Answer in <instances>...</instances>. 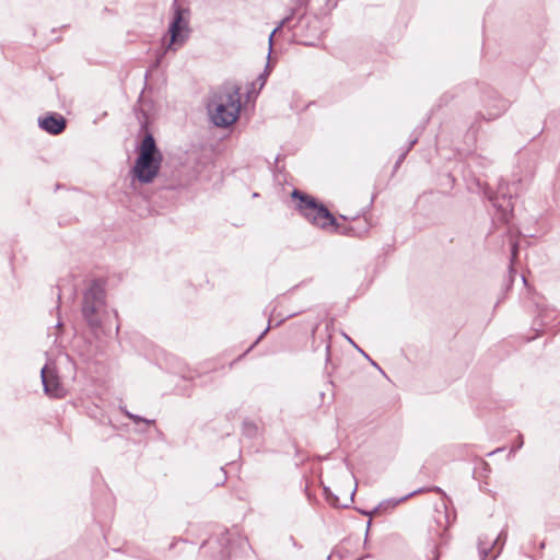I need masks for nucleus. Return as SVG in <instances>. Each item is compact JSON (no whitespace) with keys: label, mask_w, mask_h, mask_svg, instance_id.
<instances>
[{"label":"nucleus","mask_w":560,"mask_h":560,"mask_svg":"<svg viewBox=\"0 0 560 560\" xmlns=\"http://www.w3.org/2000/svg\"><path fill=\"white\" fill-rule=\"evenodd\" d=\"M242 433L246 438L253 439L258 434V427L254 421L245 419L242 424Z\"/></svg>","instance_id":"ddd939ff"},{"label":"nucleus","mask_w":560,"mask_h":560,"mask_svg":"<svg viewBox=\"0 0 560 560\" xmlns=\"http://www.w3.org/2000/svg\"><path fill=\"white\" fill-rule=\"evenodd\" d=\"M513 197L508 194V188L500 185L495 194L489 196L493 208L497 210V219L503 223H508L513 213Z\"/></svg>","instance_id":"423d86ee"},{"label":"nucleus","mask_w":560,"mask_h":560,"mask_svg":"<svg viewBox=\"0 0 560 560\" xmlns=\"http://www.w3.org/2000/svg\"><path fill=\"white\" fill-rule=\"evenodd\" d=\"M209 542L208 541H205L202 545H201V549H205L206 546L208 545Z\"/></svg>","instance_id":"cd10ccee"},{"label":"nucleus","mask_w":560,"mask_h":560,"mask_svg":"<svg viewBox=\"0 0 560 560\" xmlns=\"http://www.w3.org/2000/svg\"><path fill=\"white\" fill-rule=\"evenodd\" d=\"M518 246L516 243H513L511 246V255H512V261L515 259L517 255Z\"/></svg>","instance_id":"aec40b11"},{"label":"nucleus","mask_w":560,"mask_h":560,"mask_svg":"<svg viewBox=\"0 0 560 560\" xmlns=\"http://www.w3.org/2000/svg\"><path fill=\"white\" fill-rule=\"evenodd\" d=\"M291 197L296 200V210L312 225L322 230H330L348 236H359L363 234L355 231L353 226L340 228L334 214L316 198L299 189H293Z\"/></svg>","instance_id":"f257e3e1"},{"label":"nucleus","mask_w":560,"mask_h":560,"mask_svg":"<svg viewBox=\"0 0 560 560\" xmlns=\"http://www.w3.org/2000/svg\"><path fill=\"white\" fill-rule=\"evenodd\" d=\"M174 16L168 26L170 42L166 44L162 56L167 51H176L185 45L190 35L189 10L178 5L177 0L173 3Z\"/></svg>","instance_id":"39448f33"},{"label":"nucleus","mask_w":560,"mask_h":560,"mask_svg":"<svg viewBox=\"0 0 560 560\" xmlns=\"http://www.w3.org/2000/svg\"><path fill=\"white\" fill-rule=\"evenodd\" d=\"M360 351L364 354V357H365V358H368V359L371 361V363H372V365H373V366L377 368L381 372H383V371H382V369L377 365V363H376V362L372 361V360L369 358V355H368L366 353H364L362 350H360Z\"/></svg>","instance_id":"4be33fe9"},{"label":"nucleus","mask_w":560,"mask_h":560,"mask_svg":"<svg viewBox=\"0 0 560 560\" xmlns=\"http://www.w3.org/2000/svg\"><path fill=\"white\" fill-rule=\"evenodd\" d=\"M38 127L49 135L57 136L65 131L67 120L61 114L47 113L38 117Z\"/></svg>","instance_id":"9d476101"},{"label":"nucleus","mask_w":560,"mask_h":560,"mask_svg":"<svg viewBox=\"0 0 560 560\" xmlns=\"http://www.w3.org/2000/svg\"><path fill=\"white\" fill-rule=\"evenodd\" d=\"M422 490L419 489V490H415L412 492H410L409 494L398 499V500H395V499H390V500H387V501H383L378 504L377 508L374 509V512H377L380 510H383V509H394L396 505H398L400 502L407 500L408 498L412 497L413 494L416 493H419L421 492Z\"/></svg>","instance_id":"f8f14e48"},{"label":"nucleus","mask_w":560,"mask_h":560,"mask_svg":"<svg viewBox=\"0 0 560 560\" xmlns=\"http://www.w3.org/2000/svg\"><path fill=\"white\" fill-rule=\"evenodd\" d=\"M228 557H229V551L226 550V547L224 546V547H222V548L220 549V552H219V555L217 556V559H219V560H225Z\"/></svg>","instance_id":"6ab92c4d"},{"label":"nucleus","mask_w":560,"mask_h":560,"mask_svg":"<svg viewBox=\"0 0 560 560\" xmlns=\"http://www.w3.org/2000/svg\"><path fill=\"white\" fill-rule=\"evenodd\" d=\"M296 2L299 7H302L305 5L308 2V0H298Z\"/></svg>","instance_id":"b1692460"},{"label":"nucleus","mask_w":560,"mask_h":560,"mask_svg":"<svg viewBox=\"0 0 560 560\" xmlns=\"http://www.w3.org/2000/svg\"><path fill=\"white\" fill-rule=\"evenodd\" d=\"M292 19V15H289V16H285L284 19H282L279 23V25L271 32L270 36H269V49H271L272 47V39H273V36L275 34L280 30L282 28L284 25H287V23Z\"/></svg>","instance_id":"dca6fc26"},{"label":"nucleus","mask_w":560,"mask_h":560,"mask_svg":"<svg viewBox=\"0 0 560 560\" xmlns=\"http://www.w3.org/2000/svg\"><path fill=\"white\" fill-rule=\"evenodd\" d=\"M522 279H523V282L526 284L527 282H526L525 276H523Z\"/></svg>","instance_id":"7c9ffc66"},{"label":"nucleus","mask_w":560,"mask_h":560,"mask_svg":"<svg viewBox=\"0 0 560 560\" xmlns=\"http://www.w3.org/2000/svg\"><path fill=\"white\" fill-rule=\"evenodd\" d=\"M483 102L487 113H479V115L485 120H493L500 117L508 109V102L494 91L489 92Z\"/></svg>","instance_id":"1a4fd4ad"},{"label":"nucleus","mask_w":560,"mask_h":560,"mask_svg":"<svg viewBox=\"0 0 560 560\" xmlns=\"http://www.w3.org/2000/svg\"><path fill=\"white\" fill-rule=\"evenodd\" d=\"M505 540V530H502L495 538L479 537L478 549L480 560H494L500 555Z\"/></svg>","instance_id":"6e6552de"},{"label":"nucleus","mask_w":560,"mask_h":560,"mask_svg":"<svg viewBox=\"0 0 560 560\" xmlns=\"http://www.w3.org/2000/svg\"><path fill=\"white\" fill-rule=\"evenodd\" d=\"M207 109L214 126L225 128L233 125L240 116L241 86L222 85L210 97Z\"/></svg>","instance_id":"f03ea898"},{"label":"nucleus","mask_w":560,"mask_h":560,"mask_svg":"<svg viewBox=\"0 0 560 560\" xmlns=\"http://www.w3.org/2000/svg\"><path fill=\"white\" fill-rule=\"evenodd\" d=\"M523 444H524L523 435L518 434L516 443L512 446L511 451L515 452V451L520 450L523 446Z\"/></svg>","instance_id":"a211bd4d"},{"label":"nucleus","mask_w":560,"mask_h":560,"mask_svg":"<svg viewBox=\"0 0 560 560\" xmlns=\"http://www.w3.org/2000/svg\"><path fill=\"white\" fill-rule=\"evenodd\" d=\"M329 352H330V345H327L326 346V353H327L326 360L327 361L329 360Z\"/></svg>","instance_id":"393cba45"},{"label":"nucleus","mask_w":560,"mask_h":560,"mask_svg":"<svg viewBox=\"0 0 560 560\" xmlns=\"http://www.w3.org/2000/svg\"><path fill=\"white\" fill-rule=\"evenodd\" d=\"M161 58H162V56L156 58L155 66H158L161 62Z\"/></svg>","instance_id":"a878e982"},{"label":"nucleus","mask_w":560,"mask_h":560,"mask_svg":"<svg viewBox=\"0 0 560 560\" xmlns=\"http://www.w3.org/2000/svg\"><path fill=\"white\" fill-rule=\"evenodd\" d=\"M418 142V138L415 137L413 139H411L408 143V145L406 147L405 151L401 152L397 159V162H396V167L406 159L408 152L413 148V145Z\"/></svg>","instance_id":"2eb2a0df"},{"label":"nucleus","mask_w":560,"mask_h":560,"mask_svg":"<svg viewBox=\"0 0 560 560\" xmlns=\"http://www.w3.org/2000/svg\"><path fill=\"white\" fill-rule=\"evenodd\" d=\"M105 299V289L97 280L92 281L83 293L81 312L85 323L91 329H97L102 325Z\"/></svg>","instance_id":"20e7f679"},{"label":"nucleus","mask_w":560,"mask_h":560,"mask_svg":"<svg viewBox=\"0 0 560 560\" xmlns=\"http://www.w3.org/2000/svg\"><path fill=\"white\" fill-rule=\"evenodd\" d=\"M539 547H540V549H544L545 548V541H542Z\"/></svg>","instance_id":"c756f323"},{"label":"nucleus","mask_w":560,"mask_h":560,"mask_svg":"<svg viewBox=\"0 0 560 560\" xmlns=\"http://www.w3.org/2000/svg\"><path fill=\"white\" fill-rule=\"evenodd\" d=\"M447 515L445 513L438 512V515L434 517V525H429V538L433 547H436L438 539H444V536L447 534Z\"/></svg>","instance_id":"9b49d317"},{"label":"nucleus","mask_w":560,"mask_h":560,"mask_svg":"<svg viewBox=\"0 0 560 560\" xmlns=\"http://www.w3.org/2000/svg\"><path fill=\"white\" fill-rule=\"evenodd\" d=\"M144 137L138 145V156L132 172L141 184L151 183L160 172L163 155L159 150L153 135L147 130V122L142 124Z\"/></svg>","instance_id":"7ed1b4c3"},{"label":"nucleus","mask_w":560,"mask_h":560,"mask_svg":"<svg viewBox=\"0 0 560 560\" xmlns=\"http://www.w3.org/2000/svg\"><path fill=\"white\" fill-rule=\"evenodd\" d=\"M433 490H434L435 492H442L441 488H439V487H434V488H433Z\"/></svg>","instance_id":"bb28decb"},{"label":"nucleus","mask_w":560,"mask_h":560,"mask_svg":"<svg viewBox=\"0 0 560 560\" xmlns=\"http://www.w3.org/2000/svg\"><path fill=\"white\" fill-rule=\"evenodd\" d=\"M120 410L121 412L127 417L129 418L130 420H132L136 424L140 423V422H143V423H147V424H153L155 421L154 420H150V419H145L141 416H138L136 413H132L130 412L129 410H127L126 407H120Z\"/></svg>","instance_id":"4468645a"},{"label":"nucleus","mask_w":560,"mask_h":560,"mask_svg":"<svg viewBox=\"0 0 560 560\" xmlns=\"http://www.w3.org/2000/svg\"><path fill=\"white\" fill-rule=\"evenodd\" d=\"M267 74H268V66L266 67V69H265V71H264V73H261V74L259 75V78H258V80L261 82V85H264V84H265V82H266V75H267Z\"/></svg>","instance_id":"412c9836"},{"label":"nucleus","mask_w":560,"mask_h":560,"mask_svg":"<svg viewBox=\"0 0 560 560\" xmlns=\"http://www.w3.org/2000/svg\"><path fill=\"white\" fill-rule=\"evenodd\" d=\"M269 329V326L260 334V336L257 338V340L255 341V345L258 343L262 337L266 335V332L268 331Z\"/></svg>","instance_id":"5701e85b"},{"label":"nucleus","mask_w":560,"mask_h":560,"mask_svg":"<svg viewBox=\"0 0 560 560\" xmlns=\"http://www.w3.org/2000/svg\"><path fill=\"white\" fill-rule=\"evenodd\" d=\"M57 298H58V302H60V300H61V293H60V291L58 292Z\"/></svg>","instance_id":"c85d7f7f"},{"label":"nucleus","mask_w":560,"mask_h":560,"mask_svg":"<svg viewBox=\"0 0 560 560\" xmlns=\"http://www.w3.org/2000/svg\"><path fill=\"white\" fill-rule=\"evenodd\" d=\"M40 378L44 393L47 396L52 398H63L66 396L67 392L54 368H49L48 364L44 365L40 370Z\"/></svg>","instance_id":"0eeeda50"},{"label":"nucleus","mask_w":560,"mask_h":560,"mask_svg":"<svg viewBox=\"0 0 560 560\" xmlns=\"http://www.w3.org/2000/svg\"><path fill=\"white\" fill-rule=\"evenodd\" d=\"M324 491L326 493L327 500L329 501V503L331 505H334L336 508H339V506L347 508L348 506L347 504H340L338 498L336 495H332V493L329 491V489L325 488Z\"/></svg>","instance_id":"f3484780"}]
</instances>
